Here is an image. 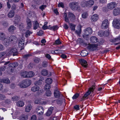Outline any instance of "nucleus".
<instances>
[{"mask_svg": "<svg viewBox=\"0 0 120 120\" xmlns=\"http://www.w3.org/2000/svg\"><path fill=\"white\" fill-rule=\"evenodd\" d=\"M98 45L96 44H90L87 46V48L91 50L94 51L96 50L97 48Z\"/></svg>", "mask_w": 120, "mask_h": 120, "instance_id": "nucleus-15", "label": "nucleus"}, {"mask_svg": "<svg viewBox=\"0 0 120 120\" xmlns=\"http://www.w3.org/2000/svg\"><path fill=\"white\" fill-rule=\"evenodd\" d=\"M79 61L81 65L85 67H86L87 65V62L86 61L83 59H80L79 60Z\"/></svg>", "mask_w": 120, "mask_h": 120, "instance_id": "nucleus-21", "label": "nucleus"}, {"mask_svg": "<svg viewBox=\"0 0 120 120\" xmlns=\"http://www.w3.org/2000/svg\"><path fill=\"white\" fill-rule=\"evenodd\" d=\"M62 100L61 99H58L56 101V103L57 104L59 105H60L62 104Z\"/></svg>", "mask_w": 120, "mask_h": 120, "instance_id": "nucleus-52", "label": "nucleus"}, {"mask_svg": "<svg viewBox=\"0 0 120 120\" xmlns=\"http://www.w3.org/2000/svg\"><path fill=\"white\" fill-rule=\"evenodd\" d=\"M34 3L36 5H39L41 3L40 0H34Z\"/></svg>", "mask_w": 120, "mask_h": 120, "instance_id": "nucleus-50", "label": "nucleus"}, {"mask_svg": "<svg viewBox=\"0 0 120 120\" xmlns=\"http://www.w3.org/2000/svg\"><path fill=\"white\" fill-rule=\"evenodd\" d=\"M9 56L8 50L5 51L1 52L0 53V58L3 56Z\"/></svg>", "mask_w": 120, "mask_h": 120, "instance_id": "nucleus-20", "label": "nucleus"}, {"mask_svg": "<svg viewBox=\"0 0 120 120\" xmlns=\"http://www.w3.org/2000/svg\"><path fill=\"white\" fill-rule=\"evenodd\" d=\"M63 17L64 21L69 23H70L69 19L72 22H74L75 19V17L74 15L70 12L68 13V17L67 14L66 13H63Z\"/></svg>", "mask_w": 120, "mask_h": 120, "instance_id": "nucleus-1", "label": "nucleus"}, {"mask_svg": "<svg viewBox=\"0 0 120 120\" xmlns=\"http://www.w3.org/2000/svg\"><path fill=\"white\" fill-rule=\"evenodd\" d=\"M8 39V38H6V35L5 34L2 32H0V40L2 41H4V42L6 41Z\"/></svg>", "mask_w": 120, "mask_h": 120, "instance_id": "nucleus-16", "label": "nucleus"}, {"mask_svg": "<svg viewBox=\"0 0 120 120\" xmlns=\"http://www.w3.org/2000/svg\"><path fill=\"white\" fill-rule=\"evenodd\" d=\"M54 93L55 97L56 98H59L62 96V95L58 91L57 88H56L54 90Z\"/></svg>", "mask_w": 120, "mask_h": 120, "instance_id": "nucleus-18", "label": "nucleus"}, {"mask_svg": "<svg viewBox=\"0 0 120 120\" xmlns=\"http://www.w3.org/2000/svg\"><path fill=\"white\" fill-rule=\"evenodd\" d=\"M87 6L89 7H91L93 5L94 3V1L93 0H90L88 1H86Z\"/></svg>", "mask_w": 120, "mask_h": 120, "instance_id": "nucleus-31", "label": "nucleus"}, {"mask_svg": "<svg viewBox=\"0 0 120 120\" xmlns=\"http://www.w3.org/2000/svg\"><path fill=\"white\" fill-rule=\"evenodd\" d=\"M39 26V24L38 22L36 21H35V22L34 25V30L36 29Z\"/></svg>", "mask_w": 120, "mask_h": 120, "instance_id": "nucleus-37", "label": "nucleus"}, {"mask_svg": "<svg viewBox=\"0 0 120 120\" xmlns=\"http://www.w3.org/2000/svg\"><path fill=\"white\" fill-rule=\"evenodd\" d=\"M19 98V97L18 96H15L12 97L11 99L13 101H16L18 100Z\"/></svg>", "mask_w": 120, "mask_h": 120, "instance_id": "nucleus-47", "label": "nucleus"}, {"mask_svg": "<svg viewBox=\"0 0 120 120\" xmlns=\"http://www.w3.org/2000/svg\"><path fill=\"white\" fill-rule=\"evenodd\" d=\"M5 103L7 104L8 105L11 103V102L10 99H7L5 100Z\"/></svg>", "mask_w": 120, "mask_h": 120, "instance_id": "nucleus-53", "label": "nucleus"}, {"mask_svg": "<svg viewBox=\"0 0 120 120\" xmlns=\"http://www.w3.org/2000/svg\"><path fill=\"white\" fill-rule=\"evenodd\" d=\"M42 81L41 80H39L36 82H35L34 83V84L36 86L39 85H41L42 82Z\"/></svg>", "mask_w": 120, "mask_h": 120, "instance_id": "nucleus-44", "label": "nucleus"}, {"mask_svg": "<svg viewBox=\"0 0 120 120\" xmlns=\"http://www.w3.org/2000/svg\"><path fill=\"white\" fill-rule=\"evenodd\" d=\"M99 18L97 14L93 15L91 17V19L92 21L95 22L97 21Z\"/></svg>", "mask_w": 120, "mask_h": 120, "instance_id": "nucleus-19", "label": "nucleus"}, {"mask_svg": "<svg viewBox=\"0 0 120 120\" xmlns=\"http://www.w3.org/2000/svg\"><path fill=\"white\" fill-rule=\"evenodd\" d=\"M31 84V82L30 80H24L19 84V86L21 88H26Z\"/></svg>", "mask_w": 120, "mask_h": 120, "instance_id": "nucleus-3", "label": "nucleus"}, {"mask_svg": "<svg viewBox=\"0 0 120 120\" xmlns=\"http://www.w3.org/2000/svg\"><path fill=\"white\" fill-rule=\"evenodd\" d=\"M69 6L72 10L74 11L80 9L79 3L77 2L73 1L70 3L69 4Z\"/></svg>", "mask_w": 120, "mask_h": 120, "instance_id": "nucleus-2", "label": "nucleus"}, {"mask_svg": "<svg viewBox=\"0 0 120 120\" xmlns=\"http://www.w3.org/2000/svg\"><path fill=\"white\" fill-rule=\"evenodd\" d=\"M53 109L54 108L53 107H50L46 112V115L48 116H50L52 113V111Z\"/></svg>", "mask_w": 120, "mask_h": 120, "instance_id": "nucleus-22", "label": "nucleus"}, {"mask_svg": "<svg viewBox=\"0 0 120 120\" xmlns=\"http://www.w3.org/2000/svg\"><path fill=\"white\" fill-rule=\"evenodd\" d=\"M88 52L86 50L82 51L80 53V54L82 56H85L88 54Z\"/></svg>", "mask_w": 120, "mask_h": 120, "instance_id": "nucleus-32", "label": "nucleus"}, {"mask_svg": "<svg viewBox=\"0 0 120 120\" xmlns=\"http://www.w3.org/2000/svg\"><path fill=\"white\" fill-rule=\"evenodd\" d=\"M18 63L15 62L9 64L8 65V66L10 67L16 68L18 66Z\"/></svg>", "mask_w": 120, "mask_h": 120, "instance_id": "nucleus-29", "label": "nucleus"}, {"mask_svg": "<svg viewBox=\"0 0 120 120\" xmlns=\"http://www.w3.org/2000/svg\"><path fill=\"white\" fill-rule=\"evenodd\" d=\"M109 25L108 21L107 19H105L103 21L101 25V27L103 29L107 28Z\"/></svg>", "mask_w": 120, "mask_h": 120, "instance_id": "nucleus-10", "label": "nucleus"}, {"mask_svg": "<svg viewBox=\"0 0 120 120\" xmlns=\"http://www.w3.org/2000/svg\"><path fill=\"white\" fill-rule=\"evenodd\" d=\"M113 14L114 16H117L120 14V8H116L113 11Z\"/></svg>", "mask_w": 120, "mask_h": 120, "instance_id": "nucleus-13", "label": "nucleus"}, {"mask_svg": "<svg viewBox=\"0 0 120 120\" xmlns=\"http://www.w3.org/2000/svg\"><path fill=\"white\" fill-rule=\"evenodd\" d=\"M84 34L83 36V38L86 40L88 39V36L91 34L92 33V30L90 27L86 28L85 30Z\"/></svg>", "mask_w": 120, "mask_h": 120, "instance_id": "nucleus-4", "label": "nucleus"}, {"mask_svg": "<svg viewBox=\"0 0 120 120\" xmlns=\"http://www.w3.org/2000/svg\"><path fill=\"white\" fill-rule=\"evenodd\" d=\"M79 94L78 93H76L72 97L73 99H75L77 98L79 96Z\"/></svg>", "mask_w": 120, "mask_h": 120, "instance_id": "nucleus-54", "label": "nucleus"}, {"mask_svg": "<svg viewBox=\"0 0 120 120\" xmlns=\"http://www.w3.org/2000/svg\"><path fill=\"white\" fill-rule=\"evenodd\" d=\"M51 92L50 91H47L46 93V95L47 96H50L51 95Z\"/></svg>", "mask_w": 120, "mask_h": 120, "instance_id": "nucleus-55", "label": "nucleus"}, {"mask_svg": "<svg viewBox=\"0 0 120 120\" xmlns=\"http://www.w3.org/2000/svg\"><path fill=\"white\" fill-rule=\"evenodd\" d=\"M40 61V59L38 58V57H36L35 58L34 60V62L36 63H38L39 61Z\"/></svg>", "mask_w": 120, "mask_h": 120, "instance_id": "nucleus-51", "label": "nucleus"}, {"mask_svg": "<svg viewBox=\"0 0 120 120\" xmlns=\"http://www.w3.org/2000/svg\"><path fill=\"white\" fill-rule=\"evenodd\" d=\"M17 105L19 107L23 106L24 104V102L22 101H19L16 103Z\"/></svg>", "mask_w": 120, "mask_h": 120, "instance_id": "nucleus-30", "label": "nucleus"}, {"mask_svg": "<svg viewBox=\"0 0 120 120\" xmlns=\"http://www.w3.org/2000/svg\"><path fill=\"white\" fill-rule=\"evenodd\" d=\"M3 25L5 27H6L8 26V24L7 22H4L3 23Z\"/></svg>", "mask_w": 120, "mask_h": 120, "instance_id": "nucleus-64", "label": "nucleus"}, {"mask_svg": "<svg viewBox=\"0 0 120 120\" xmlns=\"http://www.w3.org/2000/svg\"><path fill=\"white\" fill-rule=\"evenodd\" d=\"M11 8L12 10H13L14 11L16 9V5L15 4H13Z\"/></svg>", "mask_w": 120, "mask_h": 120, "instance_id": "nucleus-59", "label": "nucleus"}, {"mask_svg": "<svg viewBox=\"0 0 120 120\" xmlns=\"http://www.w3.org/2000/svg\"><path fill=\"white\" fill-rule=\"evenodd\" d=\"M24 38H21L19 41L18 43L19 46V48H21V50L24 48Z\"/></svg>", "mask_w": 120, "mask_h": 120, "instance_id": "nucleus-17", "label": "nucleus"}, {"mask_svg": "<svg viewBox=\"0 0 120 120\" xmlns=\"http://www.w3.org/2000/svg\"><path fill=\"white\" fill-rule=\"evenodd\" d=\"M48 63L47 62L45 61L43 62L42 63V66L44 67H46L47 66Z\"/></svg>", "mask_w": 120, "mask_h": 120, "instance_id": "nucleus-57", "label": "nucleus"}, {"mask_svg": "<svg viewBox=\"0 0 120 120\" xmlns=\"http://www.w3.org/2000/svg\"><path fill=\"white\" fill-rule=\"evenodd\" d=\"M113 25L115 28L119 29L120 28V20L118 19H115L113 22Z\"/></svg>", "mask_w": 120, "mask_h": 120, "instance_id": "nucleus-7", "label": "nucleus"}, {"mask_svg": "<svg viewBox=\"0 0 120 120\" xmlns=\"http://www.w3.org/2000/svg\"><path fill=\"white\" fill-rule=\"evenodd\" d=\"M50 88V85L47 84L45 85L44 87L45 89V90L49 89Z\"/></svg>", "mask_w": 120, "mask_h": 120, "instance_id": "nucleus-58", "label": "nucleus"}, {"mask_svg": "<svg viewBox=\"0 0 120 120\" xmlns=\"http://www.w3.org/2000/svg\"><path fill=\"white\" fill-rule=\"evenodd\" d=\"M28 118V116L26 114L22 115L20 117V120H27Z\"/></svg>", "mask_w": 120, "mask_h": 120, "instance_id": "nucleus-26", "label": "nucleus"}, {"mask_svg": "<svg viewBox=\"0 0 120 120\" xmlns=\"http://www.w3.org/2000/svg\"><path fill=\"white\" fill-rule=\"evenodd\" d=\"M55 43L57 45H58L60 44L61 43V42L59 40L57 39L56 40L55 42Z\"/></svg>", "mask_w": 120, "mask_h": 120, "instance_id": "nucleus-60", "label": "nucleus"}, {"mask_svg": "<svg viewBox=\"0 0 120 120\" xmlns=\"http://www.w3.org/2000/svg\"><path fill=\"white\" fill-rule=\"evenodd\" d=\"M15 15V11L13 10H11L8 13V16L10 18H12L14 17Z\"/></svg>", "mask_w": 120, "mask_h": 120, "instance_id": "nucleus-24", "label": "nucleus"}, {"mask_svg": "<svg viewBox=\"0 0 120 120\" xmlns=\"http://www.w3.org/2000/svg\"><path fill=\"white\" fill-rule=\"evenodd\" d=\"M48 29L55 31L58 29V27L57 26H54L49 28L48 27Z\"/></svg>", "mask_w": 120, "mask_h": 120, "instance_id": "nucleus-43", "label": "nucleus"}, {"mask_svg": "<svg viewBox=\"0 0 120 120\" xmlns=\"http://www.w3.org/2000/svg\"><path fill=\"white\" fill-rule=\"evenodd\" d=\"M78 41H79V43L81 45H87V43H85L84 41L81 38L79 39Z\"/></svg>", "mask_w": 120, "mask_h": 120, "instance_id": "nucleus-39", "label": "nucleus"}, {"mask_svg": "<svg viewBox=\"0 0 120 120\" xmlns=\"http://www.w3.org/2000/svg\"><path fill=\"white\" fill-rule=\"evenodd\" d=\"M69 25L70 26V28L72 30L75 31V25H74L72 23H69Z\"/></svg>", "mask_w": 120, "mask_h": 120, "instance_id": "nucleus-42", "label": "nucleus"}, {"mask_svg": "<svg viewBox=\"0 0 120 120\" xmlns=\"http://www.w3.org/2000/svg\"><path fill=\"white\" fill-rule=\"evenodd\" d=\"M6 98L4 94H0V100L2 101Z\"/></svg>", "mask_w": 120, "mask_h": 120, "instance_id": "nucleus-49", "label": "nucleus"}, {"mask_svg": "<svg viewBox=\"0 0 120 120\" xmlns=\"http://www.w3.org/2000/svg\"><path fill=\"white\" fill-rule=\"evenodd\" d=\"M16 29V28L14 26L11 25L9 27L8 30L10 32H13Z\"/></svg>", "mask_w": 120, "mask_h": 120, "instance_id": "nucleus-28", "label": "nucleus"}, {"mask_svg": "<svg viewBox=\"0 0 120 120\" xmlns=\"http://www.w3.org/2000/svg\"><path fill=\"white\" fill-rule=\"evenodd\" d=\"M31 90L33 92L38 91L37 94L38 95L41 94L43 92L42 89H40V87L39 86L36 85L31 87Z\"/></svg>", "mask_w": 120, "mask_h": 120, "instance_id": "nucleus-6", "label": "nucleus"}, {"mask_svg": "<svg viewBox=\"0 0 120 120\" xmlns=\"http://www.w3.org/2000/svg\"><path fill=\"white\" fill-rule=\"evenodd\" d=\"M34 103L35 104H38L40 103L42 104H45L46 102L45 101H41V99L40 98H36L34 101Z\"/></svg>", "mask_w": 120, "mask_h": 120, "instance_id": "nucleus-14", "label": "nucleus"}, {"mask_svg": "<svg viewBox=\"0 0 120 120\" xmlns=\"http://www.w3.org/2000/svg\"><path fill=\"white\" fill-rule=\"evenodd\" d=\"M34 73L33 71H30L27 73V78L32 77L34 75Z\"/></svg>", "mask_w": 120, "mask_h": 120, "instance_id": "nucleus-35", "label": "nucleus"}, {"mask_svg": "<svg viewBox=\"0 0 120 120\" xmlns=\"http://www.w3.org/2000/svg\"><path fill=\"white\" fill-rule=\"evenodd\" d=\"M120 40V35L117 38H115V39H113L112 40V41L113 42H115L116 41H118Z\"/></svg>", "mask_w": 120, "mask_h": 120, "instance_id": "nucleus-56", "label": "nucleus"}, {"mask_svg": "<svg viewBox=\"0 0 120 120\" xmlns=\"http://www.w3.org/2000/svg\"><path fill=\"white\" fill-rule=\"evenodd\" d=\"M48 71L45 69H43L41 72V74L42 75L44 76H46L48 74Z\"/></svg>", "mask_w": 120, "mask_h": 120, "instance_id": "nucleus-38", "label": "nucleus"}, {"mask_svg": "<svg viewBox=\"0 0 120 120\" xmlns=\"http://www.w3.org/2000/svg\"><path fill=\"white\" fill-rule=\"evenodd\" d=\"M36 111L38 115H42L43 114L44 112V108L41 106H38L36 109Z\"/></svg>", "mask_w": 120, "mask_h": 120, "instance_id": "nucleus-9", "label": "nucleus"}, {"mask_svg": "<svg viewBox=\"0 0 120 120\" xmlns=\"http://www.w3.org/2000/svg\"><path fill=\"white\" fill-rule=\"evenodd\" d=\"M75 33L78 35H80L81 33V28L80 27H78V30H76Z\"/></svg>", "mask_w": 120, "mask_h": 120, "instance_id": "nucleus-40", "label": "nucleus"}, {"mask_svg": "<svg viewBox=\"0 0 120 120\" xmlns=\"http://www.w3.org/2000/svg\"><path fill=\"white\" fill-rule=\"evenodd\" d=\"M81 5L83 7H85L87 6V1H83L81 3Z\"/></svg>", "mask_w": 120, "mask_h": 120, "instance_id": "nucleus-45", "label": "nucleus"}, {"mask_svg": "<svg viewBox=\"0 0 120 120\" xmlns=\"http://www.w3.org/2000/svg\"><path fill=\"white\" fill-rule=\"evenodd\" d=\"M117 4L115 2H112L108 4L107 5V8L108 9L112 10L116 7Z\"/></svg>", "mask_w": 120, "mask_h": 120, "instance_id": "nucleus-12", "label": "nucleus"}, {"mask_svg": "<svg viewBox=\"0 0 120 120\" xmlns=\"http://www.w3.org/2000/svg\"><path fill=\"white\" fill-rule=\"evenodd\" d=\"M32 108V105L30 104H29L26 106L25 109V111L26 112H29L30 111Z\"/></svg>", "mask_w": 120, "mask_h": 120, "instance_id": "nucleus-23", "label": "nucleus"}, {"mask_svg": "<svg viewBox=\"0 0 120 120\" xmlns=\"http://www.w3.org/2000/svg\"><path fill=\"white\" fill-rule=\"evenodd\" d=\"M45 56L49 60L51 59V56L49 54H45Z\"/></svg>", "mask_w": 120, "mask_h": 120, "instance_id": "nucleus-62", "label": "nucleus"}, {"mask_svg": "<svg viewBox=\"0 0 120 120\" xmlns=\"http://www.w3.org/2000/svg\"><path fill=\"white\" fill-rule=\"evenodd\" d=\"M15 22H17L20 20V17L19 15H16L14 18Z\"/></svg>", "mask_w": 120, "mask_h": 120, "instance_id": "nucleus-41", "label": "nucleus"}, {"mask_svg": "<svg viewBox=\"0 0 120 120\" xmlns=\"http://www.w3.org/2000/svg\"><path fill=\"white\" fill-rule=\"evenodd\" d=\"M27 71H26L22 72L21 73V76L23 77L27 78Z\"/></svg>", "mask_w": 120, "mask_h": 120, "instance_id": "nucleus-33", "label": "nucleus"}, {"mask_svg": "<svg viewBox=\"0 0 120 120\" xmlns=\"http://www.w3.org/2000/svg\"><path fill=\"white\" fill-rule=\"evenodd\" d=\"M90 41L91 42L95 43L98 42V40L96 37L92 36L90 38Z\"/></svg>", "mask_w": 120, "mask_h": 120, "instance_id": "nucleus-25", "label": "nucleus"}, {"mask_svg": "<svg viewBox=\"0 0 120 120\" xmlns=\"http://www.w3.org/2000/svg\"><path fill=\"white\" fill-rule=\"evenodd\" d=\"M52 82V79L50 78H48L45 80V82L47 84L50 85L51 84Z\"/></svg>", "mask_w": 120, "mask_h": 120, "instance_id": "nucleus-36", "label": "nucleus"}, {"mask_svg": "<svg viewBox=\"0 0 120 120\" xmlns=\"http://www.w3.org/2000/svg\"><path fill=\"white\" fill-rule=\"evenodd\" d=\"M4 83L8 84L10 83V80L8 78H4L3 79H0V82H2Z\"/></svg>", "mask_w": 120, "mask_h": 120, "instance_id": "nucleus-27", "label": "nucleus"}, {"mask_svg": "<svg viewBox=\"0 0 120 120\" xmlns=\"http://www.w3.org/2000/svg\"><path fill=\"white\" fill-rule=\"evenodd\" d=\"M32 33V32L29 30H26L25 33V36L27 38L30 36V34Z\"/></svg>", "mask_w": 120, "mask_h": 120, "instance_id": "nucleus-46", "label": "nucleus"}, {"mask_svg": "<svg viewBox=\"0 0 120 120\" xmlns=\"http://www.w3.org/2000/svg\"><path fill=\"white\" fill-rule=\"evenodd\" d=\"M17 40V38L15 36H11L8 38L6 42L8 44L9 41L15 42Z\"/></svg>", "mask_w": 120, "mask_h": 120, "instance_id": "nucleus-11", "label": "nucleus"}, {"mask_svg": "<svg viewBox=\"0 0 120 120\" xmlns=\"http://www.w3.org/2000/svg\"><path fill=\"white\" fill-rule=\"evenodd\" d=\"M46 5H42L39 7V8L41 10H42L46 8Z\"/></svg>", "mask_w": 120, "mask_h": 120, "instance_id": "nucleus-61", "label": "nucleus"}, {"mask_svg": "<svg viewBox=\"0 0 120 120\" xmlns=\"http://www.w3.org/2000/svg\"><path fill=\"white\" fill-rule=\"evenodd\" d=\"M27 28L28 29H30L32 26V24L31 21L30 19H28L27 21Z\"/></svg>", "mask_w": 120, "mask_h": 120, "instance_id": "nucleus-34", "label": "nucleus"}, {"mask_svg": "<svg viewBox=\"0 0 120 120\" xmlns=\"http://www.w3.org/2000/svg\"><path fill=\"white\" fill-rule=\"evenodd\" d=\"M95 88V87L94 86H92L90 88L88 91L84 94V96L81 98V101H82V100L86 99L87 98V96L90 94L91 92H93Z\"/></svg>", "mask_w": 120, "mask_h": 120, "instance_id": "nucleus-5", "label": "nucleus"}, {"mask_svg": "<svg viewBox=\"0 0 120 120\" xmlns=\"http://www.w3.org/2000/svg\"><path fill=\"white\" fill-rule=\"evenodd\" d=\"M88 16L87 13L86 12H84L82 15V17L84 19L86 18Z\"/></svg>", "mask_w": 120, "mask_h": 120, "instance_id": "nucleus-48", "label": "nucleus"}, {"mask_svg": "<svg viewBox=\"0 0 120 120\" xmlns=\"http://www.w3.org/2000/svg\"><path fill=\"white\" fill-rule=\"evenodd\" d=\"M9 55L13 54V56L17 55L18 54L17 49L15 48H12L8 50Z\"/></svg>", "mask_w": 120, "mask_h": 120, "instance_id": "nucleus-8", "label": "nucleus"}, {"mask_svg": "<svg viewBox=\"0 0 120 120\" xmlns=\"http://www.w3.org/2000/svg\"><path fill=\"white\" fill-rule=\"evenodd\" d=\"M31 120H36V117L35 115H33L31 118Z\"/></svg>", "mask_w": 120, "mask_h": 120, "instance_id": "nucleus-63", "label": "nucleus"}]
</instances>
